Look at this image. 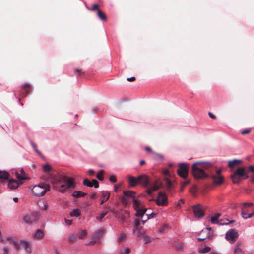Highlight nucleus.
Here are the masks:
<instances>
[{"mask_svg":"<svg viewBox=\"0 0 254 254\" xmlns=\"http://www.w3.org/2000/svg\"><path fill=\"white\" fill-rule=\"evenodd\" d=\"M165 183H166V188L168 189H170L172 188V183L171 180L169 179L166 178V179H165Z\"/></svg>","mask_w":254,"mask_h":254,"instance_id":"nucleus-45","label":"nucleus"},{"mask_svg":"<svg viewBox=\"0 0 254 254\" xmlns=\"http://www.w3.org/2000/svg\"><path fill=\"white\" fill-rule=\"evenodd\" d=\"M251 128H247L246 129L243 130L241 131V134L242 135H246L247 134H249L251 132Z\"/></svg>","mask_w":254,"mask_h":254,"instance_id":"nucleus-52","label":"nucleus"},{"mask_svg":"<svg viewBox=\"0 0 254 254\" xmlns=\"http://www.w3.org/2000/svg\"><path fill=\"white\" fill-rule=\"evenodd\" d=\"M20 245L22 246L23 248L26 250L28 254H30L31 253V251L30 248V244L28 241L24 240H21Z\"/></svg>","mask_w":254,"mask_h":254,"instance_id":"nucleus-16","label":"nucleus"},{"mask_svg":"<svg viewBox=\"0 0 254 254\" xmlns=\"http://www.w3.org/2000/svg\"><path fill=\"white\" fill-rule=\"evenodd\" d=\"M170 244L179 250H181L184 248V244L183 243L180 242L177 244L175 240L171 241Z\"/></svg>","mask_w":254,"mask_h":254,"instance_id":"nucleus-26","label":"nucleus"},{"mask_svg":"<svg viewBox=\"0 0 254 254\" xmlns=\"http://www.w3.org/2000/svg\"><path fill=\"white\" fill-rule=\"evenodd\" d=\"M140 221L137 219H134L133 221L134 228H141L140 227Z\"/></svg>","mask_w":254,"mask_h":254,"instance_id":"nucleus-44","label":"nucleus"},{"mask_svg":"<svg viewBox=\"0 0 254 254\" xmlns=\"http://www.w3.org/2000/svg\"><path fill=\"white\" fill-rule=\"evenodd\" d=\"M51 170V165H50L49 164H46L43 166V170L45 173H49L50 172Z\"/></svg>","mask_w":254,"mask_h":254,"instance_id":"nucleus-42","label":"nucleus"},{"mask_svg":"<svg viewBox=\"0 0 254 254\" xmlns=\"http://www.w3.org/2000/svg\"><path fill=\"white\" fill-rule=\"evenodd\" d=\"M146 220H149L151 218H154L157 216V213L152 212L150 214H146Z\"/></svg>","mask_w":254,"mask_h":254,"instance_id":"nucleus-48","label":"nucleus"},{"mask_svg":"<svg viewBox=\"0 0 254 254\" xmlns=\"http://www.w3.org/2000/svg\"><path fill=\"white\" fill-rule=\"evenodd\" d=\"M147 210V209L145 207H142L141 209L136 210L135 216L140 219H142Z\"/></svg>","mask_w":254,"mask_h":254,"instance_id":"nucleus-18","label":"nucleus"},{"mask_svg":"<svg viewBox=\"0 0 254 254\" xmlns=\"http://www.w3.org/2000/svg\"><path fill=\"white\" fill-rule=\"evenodd\" d=\"M123 194L125 196L127 197L128 198H126L125 197H122L121 199L123 203L127 204L129 201L128 198H132V200L133 198H135L136 197L135 196V192L131 190H124Z\"/></svg>","mask_w":254,"mask_h":254,"instance_id":"nucleus-8","label":"nucleus"},{"mask_svg":"<svg viewBox=\"0 0 254 254\" xmlns=\"http://www.w3.org/2000/svg\"><path fill=\"white\" fill-rule=\"evenodd\" d=\"M16 178L19 180H25L26 179L25 178H24L23 176H21L20 174H19L17 172L16 173Z\"/></svg>","mask_w":254,"mask_h":254,"instance_id":"nucleus-56","label":"nucleus"},{"mask_svg":"<svg viewBox=\"0 0 254 254\" xmlns=\"http://www.w3.org/2000/svg\"><path fill=\"white\" fill-rule=\"evenodd\" d=\"M249 177L247 172L244 167H238L237 170L231 175V178L234 184H239L243 179Z\"/></svg>","mask_w":254,"mask_h":254,"instance_id":"nucleus-3","label":"nucleus"},{"mask_svg":"<svg viewBox=\"0 0 254 254\" xmlns=\"http://www.w3.org/2000/svg\"><path fill=\"white\" fill-rule=\"evenodd\" d=\"M193 213L195 217L202 218L204 215V211L201 208L200 204H198L193 207Z\"/></svg>","mask_w":254,"mask_h":254,"instance_id":"nucleus-9","label":"nucleus"},{"mask_svg":"<svg viewBox=\"0 0 254 254\" xmlns=\"http://www.w3.org/2000/svg\"><path fill=\"white\" fill-rule=\"evenodd\" d=\"M86 195H87L86 193L82 192V191H80V190H79V191H74L72 193V196L74 198H80V197H83V196H85Z\"/></svg>","mask_w":254,"mask_h":254,"instance_id":"nucleus-25","label":"nucleus"},{"mask_svg":"<svg viewBox=\"0 0 254 254\" xmlns=\"http://www.w3.org/2000/svg\"><path fill=\"white\" fill-rule=\"evenodd\" d=\"M163 173L165 176H168L170 173L168 169H166L163 170Z\"/></svg>","mask_w":254,"mask_h":254,"instance_id":"nucleus-64","label":"nucleus"},{"mask_svg":"<svg viewBox=\"0 0 254 254\" xmlns=\"http://www.w3.org/2000/svg\"><path fill=\"white\" fill-rule=\"evenodd\" d=\"M98 9H99L98 8V5L97 4H94L92 5V7L91 9H90L91 10L94 11L95 10H97L98 11Z\"/></svg>","mask_w":254,"mask_h":254,"instance_id":"nucleus-57","label":"nucleus"},{"mask_svg":"<svg viewBox=\"0 0 254 254\" xmlns=\"http://www.w3.org/2000/svg\"><path fill=\"white\" fill-rule=\"evenodd\" d=\"M126 235L125 234H122L118 238V242H120L125 239Z\"/></svg>","mask_w":254,"mask_h":254,"instance_id":"nucleus-51","label":"nucleus"},{"mask_svg":"<svg viewBox=\"0 0 254 254\" xmlns=\"http://www.w3.org/2000/svg\"><path fill=\"white\" fill-rule=\"evenodd\" d=\"M13 246V247L14 248V249L16 250H18L19 249V247H20V243H18V242H17L16 241H15V240L14 239H11V243Z\"/></svg>","mask_w":254,"mask_h":254,"instance_id":"nucleus-40","label":"nucleus"},{"mask_svg":"<svg viewBox=\"0 0 254 254\" xmlns=\"http://www.w3.org/2000/svg\"><path fill=\"white\" fill-rule=\"evenodd\" d=\"M3 254H9V250L7 246H4L2 248Z\"/></svg>","mask_w":254,"mask_h":254,"instance_id":"nucleus-53","label":"nucleus"},{"mask_svg":"<svg viewBox=\"0 0 254 254\" xmlns=\"http://www.w3.org/2000/svg\"><path fill=\"white\" fill-rule=\"evenodd\" d=\"M76 237L74 235H71L68 237V241L69 243L72 242L73 240H74Z\"/></svg>","mask_w":254,"mask_h":254,"instance_id":"nucleus-55","label":"nucleus"},{"mask_svg":"<svg viewBox=\"0 0 254 254\" xmlns=\"http://www.w3.org/2000/svg\"><path fill=\"white\" fill-rule=\"evenodd\" d=\"M222 168H218L214 161H199L192 165V173L195 179H203L210 177L216 185L222 183Z\"/></svg>","mask_w":254,"mask_h":254,"instance_id":"nucleus-1","label":"nucleus"},{"mask_svg":"<svg viewBox=\"0 0 254 254\" xmlns=\"http://www.w3.org/2000/svg\"><path fill=\"white\" fill-rule=\"evenodd\" d=\"M103 234V230L101 228L97 229L93 234V239L96 240L97 242L99 241L101 236Z\"/></svg>","mask_w":254,"mask_h":254,"instance_id":"nucleus-17","label":"nucleus"},{"mask_svg":"<svg viewBox=\"0 0 254 254\" xmlns=\"http://www.w3.org/2000/svg\"><path fill=\"white\" fill-rule=\"evenodd\" d=\"M43 233L41 229H37L33 234V236L37 239H40L43 237Z\"/></svg>","mask_w":254,"mask_h":254,"instance_id":"nucleus-31","label":"nucleus"},{"mask_svg":"<svg viewBox=\"0 0 254 254\" xmlns=\"http://www.w3.org/2000/svg\"><path fill=\"white\" fill-rule=\"evenodd\" d=\"M164 157L162 154H156V159H159L160 160H163Z\"/></svg>","mask_w":254,"mask_h":254,"instance_id":"nucleus-59","label":"nucleus"},{"mask_svg":"<svg viewBox=\"0 0 254 254\" xmlns=\"http://www.w3.org/2000/svg\"><path fill=\"white\" fill-rule=\"evenodd\" d=\"M87 235V232L86 230H81L77 234V237L80 239H82Z\"/></svg>","mask_w":254,"mask_h":254,"instance_id":"nucleus-33","label":"nucleus"},{"mask_svg":"<svg viewBox=\"0 0 254 254\" xmlns=\"http://www.w3.org/2000/svg\"><path fill=\"white\" fill-rule=\"evenodd\" d=\"M242 244L241 243L238 242L234 247L235 254H244L242 250Z\"/></svg>","mask_w":254,"mask_h":254,"instance_id":"nucleus-21","label":"nucleus"},{"mask_svg":"<svg viewBox=\"0 0 254 254\" xmlns=\"http://www.w3.org/2000/svg\"><path fill=\"white\" fill-rule=\"evenodd\" d=\"M59 185H60V187L58 188L59 192L64 193L68 190L65 183H62Z\"/></svg>","mask_w":254,"mask_h":254,"instance_id":"nucleus-35","label":"nucleus"},{"mask_svg":"<svg viewBox=\"0 0 254 254\" xmlns=\"http://www.w3.org/2000/svg\"><path fill=\"white\" fill-rule=\"evenodd\" d=\"M38 219V216L37 214H29L24 216L23 220L27 224H31L33 222Z\"/></svg>","mask_w":254,"mask_h":254,"instance_id":"nucleus-10","label":"nucleus"},{"mask_svg":"<svg viewBox=\"0 0 254 254\" xmlns=\"http://www.w3.org/2000/svg\"><path fill=\"white\" fill-rule=\"evenodd\" d=\"M130 217L129 212L127 210H121V213L119 216V219L122 221L123 223L127 219Z\"/></svg>","mask_w":254,"mask_h":254,"instance_id":"nucleus-14","label":"nucleus"},{"mask_svg":"<svg viewBox=\"0 0 254 254\" xmlns=\"http://www.w3.org/2000/svg\"><path fill=\"white\" fill-rule=\"evenodd\" d=\"M65 184L67 190L69 189H74L75 187V184L74 181L69 178H67L65 182Z\"/></svg>","mask_w":254,"mask_h":254,"instance_id":"nucleus-23","label":"nucleus"},{"mask_svg":"<svg viewBox=\"0 0 254 254\" xmlns=\"http://www.w3.org/2000/svg\"><path fill=\"white\" fill-rule=\"evenodd\" d=\"M141 228H134L133 229V234L134 236L137 237H140L142 235H144V232H142L141 231Z\"/></svg>","mask_w":254,"mask_h":254,"instance_id":"nucleus-27","label":"nucleus"},{"mask_svg":"<svg viewBox=\"0 0 254 254\" xmlns=\"http://www.w3.org/2000/svg\"><path fill=\"white\" fill-rule=\"evenodd\" d=\"M9 176V173L6 171H0V179L7 180Z\"/></svg>","mask_w":254,"mask_h":254,"instance_id":"nucleus-32","label":"nucleus"},{"mask_svg":"<svg viewBox=\"0 0 254 254\" xmlns=\"http://www.w3.org/2000/svg\"><path fill=\"white\" fill-rule=\"evenodd\" d=\"M22 89L25 92V95L22 96L23 97H24L26 96L27 94L29 93V90L30 89V85L29 84L25 83L22 85Z\"/></svg>","mask_w":254,"mask_h":254,"instance_id":"nucleus-28","label":"nucleus"},{"mask_svg":"<svg viewBox=\"0 0 254 254\" xmlns=\"http://www.w3.org/2000/svg\"><path fill=\"white\" fill-rule=\"evenodd\" d=\"M96 177L100 181L103 180V179H104L103 171L102 170H99L97 172V175H96Z\"/></svg>","mask_w":254,"mask_h":254,"instance_id":"nucleus-41","label":"nucleus"},{"mask_svg":"<svg viewBox=\"0 0 254 254\" xmlns=\"http://www.w3.org/2000/svg\"><path fill=\"white\" fill-rule=\"evenodd\" d=\"M239 236L237 230L234 229H230L225 234V238L231 243H234Z\"/></svg>","mask_w":254,"mask_h":254,"instance_id":"nucleus-5","label":"nucleus"},{"mask_svg":"<svg viewBox=\"0 0 254 254\" xmlns=\"http://www.w3.org/2000/svg\"><path fill=\"white\" fill-rule=\"evenodd\" d=\"M242 162L241 160L239 159H234L231 160H229L228 162V166L230 168H233L236 166L238 164Z\"/></svg>","mask_w":254,"mask_h":254,"instance_id":"nucleus-24","label":"nucleus"},{"mask_svg":"<svg viewBox=\"0 0 254 254\" xmlns=\"http://www.w3.org/2000/svg\"><path fill=\"white\" fill-rule=\"evenodd\" d=\"M169 226L168 224H164L161 227L159 228V232L160 233H163L165 231L168 229Z\"/></svg>","mask_w":254,"mask_h":254,"instance_id":"nucleus-47","label":"nucleus"},{"mask_svg":"<svg viewBox=\"0 0 254 254\" xmlns=\"http://www.w3.org/2000/svg\"><path fill=\"white\" fill-rule=\"evenodd\" d=\"M179 165L180 168L177 170L178 175L183 178H186L188 173L187 164L182 162L179 163Z\"/></svg>","mask_w":254,"mask_h":254,"instance_id":"nucleus-7","label":"nucleus"},{"mask_svg":"<svg viewBox=\"0 0 254 254\" xmlns=\"http://www.w3.org/2000/svg\"><path fill=\"white\" fill-rule=\"evenodd\" d=\"M130 252V249L128 247H127L124 250H120L119 252V254H129Z\"/></svg>","mask_w":254,"mask_h":254,"instance_id":"nucleus-46","label":"nucleus"},{"mask_svg":"<svg viewBox=\"0 0 254 254\" xmlns=\"http://www.w3.org/2000/svg\"><path fill=\"white\" fill-rule=\"evenodd\" d=\"M107 213L108 211L99 213L96 218L98 221L101 222L103 218L107 214Z\"/></svg>","mask_w":254,"mask_h":254,"instance_id":"nucleus-39","label":"nucleus"},{"mask_svg":"<svg viewBox=\"0 0 254 254\" xmlns=\"http://www.w3.org/2000/svg\"><path fill=\"white\" fill-rule=\"evenodd\" d=\"M30 144L32 146V147L33 148V149L34 150V151L36 150V149H37V145L32 141H30Z\"/></svg>","mask_w":254,"mask_h":254,"instance_id":"nucleus-63","label":"nucleus"},{"mask_svg":"<svg viewBox=\"0 0 254 254\" xmlns=\"http://www.w3.org/2000/svg\"><path fill=\"white\" fill-rule=\"evenodd\" d=\"M109 181L112 183H114L116 182V177L114 175H112L109 178Z\"/></svg>","mask_w":254,"mask_h":254,"instance_id":"nucleus-54","label":"nucleus"},{"mask_svg":"<svg viewBox=\"0 0 254 254\" xmlns=\"http://www.w3.org/2000/svg\"><path fill=\"white\" fill-rule=\"evenodd\" d=\"M211 248L208 246H205L204 248H199L198 249V252L201 254H205L210 252Z\"/></svg>","mask_w":254,"mask_h":254,"instance_id":"nucleus-36","label":"nucleus"},{"mask_svg":"<svg viewBox=\"0 0 254 254\" xmlns=\"http://www.w3.org/2000/svg\"><path fill=\"white\" fill-rule=\"evenodd\" d=\"M19 184L17 180L11 179L8 183V187L11 189H15L18 187Z\"/></svg>","mask_w":254,"mask_h":254,"instance_id":"nucleus-22","label":"nucleus"},{"mask_svg":"<svg viewBox=\"0 0 254 254\" xmlns=\"http://www.w3.org/2000/svg\"><path fill=\"white\" fill-rule=\"evenodd\" d=\"M50 186L49 184L45 182L40 183L38 185H34L31 189L32 194L37 197L43 196L46 192L50 191Z\"/></svg>","mask_w":254,"mask_h":254,"instance_id":"nucleus-2","label":"nucleus"},{"mask_svg":"<svg viewBox=\"0 0 254 254\" xmlns=\"http://www.w3.org/2000/svg\"><path fill=\"white\" fill-rule=\"evenodd\" d=\"M102 200L101 201L100 205L103 204L104 202L108 200L110 196V193L108 191L103 190L101 191Z\"/></svg>","mask_w":254,"mask_h":254,"instance_id":"nucleus-20","label":"nucleus"},{"mask_svg":"<svg viewBox=\"0 0 254 254\" xmlns=\"http://www.w3.org/2000/svg\"><path fill=\"white\" fill-rule=\"evenodd\" d=\"M249 171L252 172L254 174V176L251 178V182L252 183H254V166H250L248 167Z\"/></svg>","mask_w":254,"mask_h":254,"instance_id":"nucleus-49","label":"nucleus"},{"mask_svg":"<svg viewBox=\"0 0 254 254\" xmlns=\"http://www.w3.org/2000/svg\"><path fill=\"white\" fill-rule=\"evenodd\" d=\"M143 238L144 240V244H147L151 242V238L148 236H144Z\"/></svg>","mask_w":254,"mask_h":254,"instance_id":"nucleus-50","label":"nucleus"},{"mask_svg":"<svg viewBox=\"0 0 254 254\" xmlns=\"http://www.w3.org/2000/svg\"><path fill=\"white\" fill-rule=\"evenodd\" d=\"M148 187L151 189L153 191H154L158 190L159 189L160 186L156 182H155L150 184L149 186H148Z\"/></svg>","mask_w":254,"mask_h":254,"instance_id":"nucleus-38","label":"nucleus"},{"mask_svg":"<svg viewBox=\"0 0 254 254\" xmlns=\"http://www.w3.org/2000/svg\"><path fill=\"white\" fill-rule=\"evenodd\" d=\"M97 16L99 17V18L103 21H105L107 20V17L106 15L100 9H98Z\"/></svg>","mask_w":254,"mask_h":254,"instance_id":"nucleus-29","label":"nucleus"},{"mask_svg":"<svg viewBox=\"0 0 254 254\" xmlns=\"http://www.w3.org/2000/svg\"><path fill=\"white\" fill-rule=\"evenodd\" d=\"M184 199H180V200H179V201L176 203V205H177V206L180 207V205H181V203H184Z\"/></svg>","mask_w":254,"mask_h":254,"instance_id":"nucleus-62","label":"nucleus"},{"mask_svg":"<svg viewBox=\"0 0 254 254\" xmlns=\"http://www.w3.org/2000/svg\"><path fill=\"white\" fill-rule=\"evenodd\" d=\"M83 184L90 188L94 187L95 188H98L99 187V182L96 179H93L91 182L88 179H84Z\"/></svg>","mask_w":254,"mask_h":254,"instance_id":"nucleus-11","label":"nucleus"},{"mask_svg":"<svg viewBox=\"0 0 254 254\" xmlns=\"http://www.w3.org/2000/svg\"><path fill=\"white\" fill-rule=\"evenodd\" d=\"M241 215L244 219H248L251 218L253 216H254V212L248 214L246 212L242 211L241 212Z\"/></svg>","mask_w":254,"mask_h":254,"instance_id":"nucleus-37","label":"nucleus"},{"mask_svg":"<svg viewBox=\"0 0 254 254\" xmlns=\"http://www.w3.org/2000/svg\"><path fill=\"white\" fill-rule=\"evenodd\" d=\"M211 228L210 227H206L203 229L200 233L199 235L201 237L197 238L198 241H202L206 240V239H211L213 236V232H211Z\"/></svg>","mask_w":254,"mask_h":254,"instance_id":"nucleus-4","label":"nucleus"},{"mask_svg":"<svg viewBox=\"0 0 254 254\" xmlns=\"http://www.w3.org/2000/svg\"><path fill=\"white\" fill-rule=\"evenodd\" d=\"M147 189L146 190V192L147 193L148 195H151L153 191L151 189H150L148 187H147Z\"/></svg>","mask_w":254,"mask_h":254,"instance_id":"nucleus-58","label":"nucleus"},{"mask_svg":"<svg viewBox=\"0 0 254 254\" xmlns=\"http://www.w3.org/2000/svg\"><path fill=\"white\" fill-rule=\"evenodd\" d=\"M70 215L71 217H77L80 215V211L79 208H76L70 212Z\"/></svg>","mask_w":254,"mask_h":254,"instance_id":"nucleus-34","label":"nucleus"},{"mask_svg":"<svg viewBox=\"0 0 254 254\" xmlns=\"http://www.w3.org/2000/svg\"><path fill=\"white\" fill-rule=\"evenodd\" d=\"M132 201H133V208L135 211L141 209L142 207H144L142 205L140 206V203L138 202L136 198H133Z\"/></svg>","mask_w":254,"mask_h":254,"instance_id":"nucleus-30","label":"nucleus"},{"mask_svg":"<svg viewBox=\"0 0 254 254\" xmlns=\"http://www.w3.org/2000/svg\"><path fill=\"white\" fill-rule=\"evenodd\" d=\"M74 73L76 75H81L82 72L81 70H80L79 69H75L74 70Z\"/></svg>","mask_w":254,"mask_h":254,"instance_id":"nucleus-60","label":"nucleus"},{"mask_svg":"<svg viewBox=\"0 0 254 254\" xmlns=\"http://www.w3.org/2000/svg\"><path fill=\"white\" fill-rule=\"evenodd\" d=\"M155 201L158 206L166 205L168 204V198L165 193L160 192L158 193V197Z\"/></svg>","mask_w":254,"mask_h":254,"instance_id":"nucleus-6","label":"nucleus"},{"mask_svg":"<svg viewBox=\"0 0 254 254\" xmlns=\"http://www.w3.org/2000/svg\"><path fill=\"white\" fill-rule=\"evenodd\" d=\"M142 176H138L134 177L132 176H129L128 177V183L131 187H135L139 183V180L141 179Z\"/></svg>","mask_w":254,"mask_h":254,"instance_id":"nucleus-13","label":"nucleus"},{"mask_svg":"<svg viewBox=\"0 0 254 254\" xmlns=\"http://www.w3.org/2000/svg\"><path fill=\"white\" fill-rule=\"evenodd\" d=\"M235 221L234 220H229L227 218H223V225H228L229 224H234Z\"/></svg>","mask_w":254,"mask_h":254,"instance_id":"nucleus-43","label":"nucleus"},{"mask_svg":"<svg viewBox=\"0 0 254 254\" xmlns=\"http://www.w3.org/2000/svg\"><path fill=\"white\" fill-rule=\"evenodd\" d=\"M68 177L64 174H59L54 178V181L56 184L65 183Z\"/></svg>","mask_w":254,"mask_h":254,"instance_id":"nucleus-12","label":"nucleus"},{"mask_svg":"<svg viewBox=\"0 0 254 254\" xmlns=\"http://www.w3.org/2000/svg\"><path fill=\"white\" fill-rule=\"evenodd\" d=\"M221 214L220 213H215L214 216H211L210 218L211 222L213 224H218L220 225H222V223L221 222L222 221V219H220L218 221L219 217L221 216Z\"/></svg>","mask_w":254,"mask_h":254,"instance_id":"nucleus-15","label":"nucleus"},{"mask_svg":"<svg viewBox=\"0 0 254 254\" xmlns=\"http://www.w3.org/2000/svg\"><path fill=\"white\" fill-rule=\"evenodd\" d=\"M96 196V193L95 192H92L89 194V197L91 199H94L95 198Z\"/></svg>","mask_w":254,"mask_h":254,"instance_id":"nucleus-61","label":"nucleus"},{"mask_svg":"<svg viewBox=\"0 0 254 254\" xmlns=\"http://www.w3.org/2000/svg\"><path fill=\"white\" fill-rule=\"evenodd\" d=\"M139 176H142L141 179L139 180V183L141 184L145 187H148L149 185V180L147 176L145 175H141Z\"/></svg>","mask_w":254,"mask_h":254,"instance_id":"nucleus-19","label":"nucleus"}]
</instances>
